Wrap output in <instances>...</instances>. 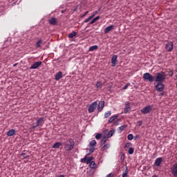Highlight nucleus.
Listing matches in <instances>:
<instances>
[{
	"mask_svg": "<svg viewBox=\"0 0 177 177\" xmlns=\"http://www.w3.org/2000/svg\"><path fill=\"white\" fill-rule=\"evenodd\" d=\"M63 145H64L66 151H71V150L74 149V146H75V142L73 138H69L66 142L63 143Z\"/></svg>",
	"mask_w": 177,
	"mask_h": 177,
	"instance_id": "f257e3e1",
	"label": "nucleus"
},
{
	"mask_svg": "<svg viewBox=\"0 0 177 177\" xmlns=\"http://www.w3.org/2000/svg\"><path fill=\"white\" fill-rule=\"evenodd\" d=\"M156 79L155 81L156 82H164L165 81V79L167 78V75H165V73L164 72H160V73H157L156 74Z\"/></svg>",
	"mask_w": 177,
	"mask_h": 177,
	"instance_id": "f03ea898",
	"label": "nucleus"
},
{
	"mask_svg": "<svg viewBox=\"0 0 177 177\" xmlns=\"http://www.w3.org/2000/svg\"><path fill=\"white\" fill-rule=\"evenodd\" d=\"M144 81H149V82H154V77L149 73H145L143 75Z\"/></svg>",
	"mask_w": 177,
	"mask_h": 177,
	"instance_id": "7ed1b4c3",
	"label": "nucleus"
},
{
	"mask_svg": "<svg viewBox=\"0 0 177 177\" xmlns=\"http://www.w3.org/2000/svg\"><path fill=\"white\" fill-rule=\"evenodd\" d=\"M142 114H149L151 111H153V106L148 105L140 110Z\"/></svg>",
	"mask_w": 177,
	"mask_h": 177,
	"instance_id": "20e7f679",
	"label": "nucleus"
},
{
	"mask_svg": "<svg viewBox=\"0 0 177 177\" xmlns=\"http://www.w3.org/2000/svg\"><path fill=\"white\" fill-rule=\"evenodd\" d=\"M155 88L158 92H162L165 88V85H164V84L162 82H158L155 86Z\"/></svg>",
	"mask_w": 177,
	"mask_h": 177,
	"instance_id": "39448f33",
	"label": "nucleus"
},
{
	"mask_svg": "<svg viewBox=\"0 0 177 177\" xmlns=\"http://www.w3.org/2000/svg\"><path fill=\"white\" fill-rule=\"evenodd\" d=\"M165 49L167 52H172L174 50V42L169 41L165 44Z\"/></svg>",
	"mask_w": 177,
	"mask_h": 177,
	"instance_id": "423d86ee",
	"label": "nucleus"
},
{
	"mask_svg": "<svg viewBox=\"0 0 177 177\" xmlns=\"http://www.w3.org/2000/svg\"><path fill=\"white\" fill-rule=\"evenodd\" d=\"M171 175L174 177H177V162H175L171 167Z\"/></svg>",
	"mask_w": 177,
	"mask_h": 177,
	"instance_id": "0eeeda50",
	"label": "nucleus"
},
{
	"mask_svg": "<svg viewBox=\"0 0 177 177\" xmlns=\"http://www.w3.org/2000/svg\"><path fill=\"white\" fill-rule=\"evenodd\" d=\"M41 65H42V62H41V61L35 62L31 65L30 69L35 70V69L38 68V67H40V66H41Z\"/></svg>",
	"mask_w": 177,
	"mask_h": 177,
	"instance_id": "6e6552de",
	"label": "nucleus"
},
{
	"mask_svg": "<svg viewBox=\"0 0 177 177\" xmlns=\"http://www.w3.org/2000/svg\"><path fill=\"white\" fill-rule=\"evenodd\" d=\"M96 107H97V102H93L88 108V113H93V111H95V110L96 109Z\"/></svg>",
	"mask_w": 177,
	"mask_h": 177,
	"instance_id": "1a4fd4ad",
	"label": "nucleus"
},
{
	"mask_svg": "<svg viewBox=\"0 0 177 177\" xmlns=\"http://www.w3.org/2000/svg\"><path fill=\"white\" fill-rule=\"evenodd\" d=\"M36 123L37 127H43L44 124H45V118H39V119H37Z\"/></svg>",
	"mask_w": 177,
	"mask_h": 177,
	"instance_id": "9d476101",
	"label": "nucleus"
},
{
	"mask_svg": "<svg viewBox=\"0 0 177 177\" xmlns=\"http://www.w3.org/2000/svg\"><path fill=\"white\" fill-rule=\"evenodd\" d=\"M129 111H131V105L129 104V102H126L124 113V114H127Z\"/></svg>",
	"mask_w": 177,
	"mask_h": 177,
	"instance_id": "9b49d317",
	"label": "nucleus"
},
{
	"mask_svg": "<svg viewBox=\"0 0 177 177\" xmlns=\"http://www.w3.org/2000/svg\"><path fill=\"white\" fill-rule=\"evenodd\" d=\"M103 109H104V101H100L97 105V111L100 113Z\"/></svg>",
	"mask_w": 177,
	"mask_h": 177,
	"instance_id": "f8f14e48",
	"label": "nucleus"
},
{
	"mask_svg": "<svg viewBox=\"0 0 177 177\" xmlns=\"http://www.w3.org/2000/svg\"><path fill=\"white\" fill-rule=\"evenodd\" d=\"M113 30H114V25H111L109 26H107L104 29V34H109L110 32V31H113Z\"/></svg>",
	"mask_w": 177,
	"mask_h": 177,
	"instance_id": "ddd939ff",
	"label": "nucleus"
},
{
	"mask_svg": "<svg viewBox=\"0 0 177 177\" xmlns=\"http://www.w3.org/2000/svg\"><path fill=\"white\" fill-rule=\"evenodd\" d=\"M48 23H49V24H50L51 26H56V24H57V20L56 18H55V17H51V18L48 20Z\"/></svg>",
	"mask_w": 177,
	"mask_h": 177,
	"instance_id": "4468645a",
	"label": "nucleus"
},
{
	"mask_svg": "<svg viewBox=\"0 0 177 177\" xmlns=\"http://www.w3.org/2000/svg\"><path fill=\"white\" fill-rule=\"evenodd\" d=\"M162 163V158H156L154 162L156 167H160V165H161Z\"/></svg>",
	"mask_w": 177,
	"mask_h": 177,
	"instance_id": "2eb2a0df",
	"label": "nucleus"
},
{
	"mask_svg": "<svg viewBox=\"0 0 177 177\" xmlns=\"http://www.w3.org/2000/svg\"><path fill=\"white\" fill-rule=\"evenodd\" d=\"M62 78H63V73L59 71L55 75V81H59Z\"/></svg>",
	"mask_w": 177,
	"mask_h": 177,
	"instance_id": "dca6fc26",
	"label": "nucleus"
},
{
	"mask_svg": "<svg viewBox=\"0 0 177 177\" xmlns=\"http://www.w3.org/2000/svg\"><path fill=\"white\" fill-rule=\"evenodd\" d=\"M117 55H113L111 58L112 67H115L117 65Z\"/></svg>",
	"mask_w": 177,
	"mask_h": 177,
	"instance_id": "f3484780",
	"label": "nucleus"
},
{
	"mask_svg": "<svg viewBox=\"0 0 177 177\" xmlns=\"http://www.w3.org/2000/svg\"><path fill=\"white\" fill-rule=\"evenodd\" d=\"M114 133H115V130H111L108 133H104V136H106V138H107V139H109V138H111V136H113V135H114Z\"/></svg>",
	"mask_w": 177,
	"mask_h": 177,
	"instance_id": "a211bd4d",
	"label": "nucleus"
},
{
	"mask_svg": "<svg viewBox=\"0 0 177 177\" xmlns=\"http://www.w3.org/2000/svg\"><path fill=\"white\" fill-rule=\"evenodd\" d=\"M16 135V130L12 129L7 132V136H15Z\"/></svg>",
	"mask_w": 177,
	"mask_h": 177,
	"instance_id": "6ab92c4d",
	"label": "nucleus"
},
{
	"mask_svg": "<svg viewBox=\"0 0 177 177\" xmlns=\"http://www.w3.org/2000/svg\"><path fill=\"white\" fill-rule=\"evenodd\" d=\"M60 146H63V143L60 142H55L52 147L53 149H59Z\"/></svg>",
	"mask_w": 177,
	"mask_h": 177,
	"instance_id": "aec40b11",
	"label": "nucleus"
},
{
	"mask_svg": "<svg viewBox=\"0 0 177 177\" xmlns=\"http://www.w3.org/2000/svg\"><path fill=\"white\" fill-rule=\"evenodd\" d=\"M106 142H107V137H106L104 135L101 140L100 145L101 147H103L104 145H106Z\"/></svg>",
	"mask_w": 177,
	"mask_h": 177,
	"instance_id": "412c9836",
	"label": "nucleus"
},
{
	"mask_svg": "<svg viewBox=\"0 0 177 177\" xmlns=\"http://www.w3.org/2000/svg\"><path fill=\"white\" fill-rule=\"evenodd\" d=\"M127 127L128 126L127 124H124L118 127V133H121V132H122V131H124L125 128H127Z\"/></svg>",
	"mask_w": 177,
	"mask_h": 177,
	"instance_id": "4be33fe9",
	"label": "nucleus"
},
{
	"mask_svg": "<svg viewBox=\"0 0 177 177\" xmlns=\"http://www.w3.org/2000/svg\"><path fill=\"white\" fill-rule=\"evenodd\" d=\"M101 147V150L104 151V150H108V149H110V144L104 145Z\"/></svg>",
	"mask_w": 177,
	"mask_h": 177,
	"instance_id": "5701e85b",
	"label": "nucleus"
},
{
	"mask_svg": "<svg viewBox=\"0 0 177 177\" xmlns=\"http://www.w3.org/2000/svg\"><path fill=\"white\" fill-rule=\"evenodd\" d=\"M97 49H99V46H97V45L91 46L88 49V50L90 52H93V50H97Z\"/></svg>",
	"mask_w": 177,
	"mask_h": 177,
	"instance_id": "b1692460",
	"label": "nucleus"
},
{
	"mask_svg": "<svg viewBox=\"0 0 177 177\" xmlns=\"http://www.w3.org/2000/svg\"><path fill=\"white\" fill-rule=\"evenodd\" d=\"M96 140H92L90 142H89V147H95V146H96Z\"/></svg>",
	"mask_w": 177,
	"mask_h": 177,
	"instance_id": "393cba45",
	"label": "nucleus"
},
{
	"mask_svg": "<svg viewBox=\"0 0 177 177\" xmlns=\"http://www.w3.org/2000/svg\"><path fill=\"white\" fill-rule=\"evenodd\" d=\"M95 86L97 88V89H102L103 84L100 82H97Z\"/></svg>",
	"mask_w": 177,
	"mask_h": 177,
	"instance_id": "a878e982",
	"label": "nucleus"
},
{
	"mask_svg": "<svg viewBox=\"0 0 177 177\" xmlns=\"http://www.w3.org/2000/svg\"><path fill=\"white\" fill-rule=\"evenodd\" d=\"M74 37H77V32L75 31H73L68 35V38H73Z\"/></svg>",
	"mask_w": 177,
	"mask_h": 177,
	"instance_id": "bb28decb",
	"label": "nucleus"
},
{
	"mask_svg": "<svg viewBox=\"0 0 177 177\" xmlns=\"http://www.w3.org/2000/svg\"><path fill=\"white\" fill-rule=\"evenodd\" d=\"M100 19V16L96 17L95 18H94L91 20V21L90 22V24H93V23H95V21H97V20H99Z\"/></svg>",
	"mask_w": 177,
	"mask_h": 177,
	"instance_id": "cd10ccee",
	"label": "nucleus"
},
{
	"mask_svg": "<svg viewBox=\"0 0 177 177\" xmlns=\"http://www.w3.org/2000/svg\"><path fill=\"white\" fill-rule=\"evenodd\" d=\"M118 116V115H114L113 117H111L109 120V122L111 124V122H114V120H115V118H117Z\"/></svg>",
	"mask_w": 177,
	"mask_h": 177,
	"instance_id": "c85d7f7f",
	"label": "nucleus"
},
{
	"mask_svg": "<svg viewBox=\"0 0 177 177\" xmlns=\"http://www.w3.org/2000/svg\"><path fill=\"white\" fill-rule=\"evenodd\" d=\"M111 115V111H109L104 113L105 118H109Z\"/></svg>",
	"mask_w": 177,
	"mask_h": 177,
	"instance_id": "c756f323",
	"label": "nucleus"
},
{
	"mask_svg": "<svg viewBox=\"0 0 177 177\" xmlns=\"http://www.w3.org/2000/svg\"><path fill=\"white\" fill-rule=\"evenodd\" d=\"M87 160H88V155H86L84 158L81 159V162H84L85 164H86Z\"/></svg>",
	"mask_w": 177,
	"mask_h": 177,
	"instance_id": "7c9ffc66",
	"label": "nucleus"
},
{
	"mask_svg": "<svg viewBox=\"0 0 177 177\" xmlns=\"http://www.w3.org/2000/svg\"><path fill=\"white\" fill-rule=\"evenodd\" d=\"M41 45H42V40H39L36 43V48H41Z\"/></svg>",
	"mask_w": 177,
	"mask_h": 177,
	"instance_id": "2f4dec72",
	"label": "nucleus"
},
{
	"mask_svg": "<svg viewBox=\"0 0 177 177\" xmlns=\"http://www.w3.org/2000/svg\"><path fill=\"white\" fill-rule=\"evenodd\" d=\"M96 165V163L95 162V161H92L89 166H90V168H91V169H93V168H95V166Z\"/></svg>",
	"mask_w": 177,
	"mask_h": 177,
	"instance_id": "473e14b6",
	"label": "nucleus"
},
{
	"mask_svg": "<svg viewBox=\"0 0 177 177\" xmlns=\"http://www.w3.org/2000/svg\"><path fill=\"white\" fill-rule=\"evenodd\" d=\"M135 151V149H133V147H130L129 149V154H133V152Z\"/></svg>",
	"mask_w": 177,
	"mask_h": 177,
	"instance_id": "72a5a7b5",
	"label": "nucleus"
},
{
	"mask_svg": "<svg viewBox=\"0 0 177 177\" xmlns=\"http://www.w3.org/2000/svg\"><path fill=\"white\" fill-rule=\"evenodd\" d=\"M131 146H132V143L127 142L124 145V149H129V147H131Z\"/></svg>",
	"mask_w": 177,
	"mask_h": 177,
	"instance_id": "f704fd0d",
	"label": "nucleus"
},
{
	"mask_svg": "<svg viewBox=\"0 0 177 177\" xmlns=\"http://www.w3.org/2000/svg\"><path fill=\"white\" fill-rule=\"evenodd\" d=\"M93 160V156H91V157L87 158L86 164L91 163Z\"/></svg>",
	"mask_w": 177,
	"mask_h": 177,
	"instance_id": "c9c22d12",
	"label": "nucleus"
},
{
	"mask_svg": "<svg viewBox=\"0 0 177 177\" xmlns=\"http://www.w3.org/2000/svg\"><path fill=\"white\" fill-rule=\"evenodd\" d=\"M101 9L99 8L97 10L93 12V15H91L93 17V18L94 17V16H96V15H97V13H99V12H100Z\"/></svg>",
	"mask_w": 177,
	"mask_h": 177,
	"instance_id": "e433bc0d",
	"label": "nucleus"
},
{
	"mask_svg": "<svg viewBox=\"0 0 177 177\" xmlns=\"http://www.w3.org/2000/svg\"><path fill=\"white\" fill-rule=\"evenodd\" d=\"M38 126H37V122L32 124V127H30V129H35Z\"/></svg>",
	"mask_w": 177,
	"mask_h": 177,
	"instance_id": "4c0bfd02",
	"label": "nucleus"
},
{
	"mask_svg": "<svg viewBox=\"0 0 177 177\" xmlns=\"http://www.w3.org/2000/svg\"><path fill=\"white\" fill-rule=\"evenodd\" d=\"M129 140H132L133 139V134H129L127 136Z\"/></svg>",
	"mask_w": 177,
	"mask_h": 177,
	"instance_id": "58836bf2",
	"label": "nucleus"
},
{
	"mask_svg": "<svg viewBox=\"0 0 177 177\" xmlns=\"http://www.w3.org/2000/svg\"><path fill=\"white\" fill-rule=\"evenodd\" d=\"M92 19H93V16L88 17V18L84 21V23H88L90 20H92Z\"/></svg>",
	"mask_w": 177,
	"mask_h": 177,
	"instance_id": "ea45409f",
	"label": "nucleus"
},
{
	"mask_svg": "<svg viewBox=\"0 0 177 177\" xmlns=\"http://www.w3.org/2000/svg\"><path fill=\"white\" fill-rule=\"evenodd\" d=\"M102 138V133H97L95 136V139L99 140Z\"/></svg>",
	"mask_w": 177,
	"mask_h": 177,
	"instance_id": "a19ab883",
	"label": "nucleus"
},
{
	"mask_svg": "<svg viewBox=\"0 0 177 177\" xmlns=\"http://www.w3.org/2000/svg\"><path fill=\"white\" fill-rule=\"evenodd\" d=\"M95 151V147H90L89 148V153H93Z\"/></svg>",
	"mask_w": 177,
	"mask_h": 177,
	"instance_id": "79ce46f5",
	"label": "nucleus"
},
{
	"mask_svg": "<svg viewBox=\"0 0 177 177\" xmlns=\"http://www.w3.org/2000/svg\"><path fill=\"white\" fill-rule=\"evenodd\" d=\"M122 177H128V171H127V169L125 171L124 173L122 174Z\"/></svg>",
	"mask_w": 177,
	"mask_h": 177,
	"instance_id": "37998d69",
	"label": "nucleus"
},
{
	"mask_svg": "<svg viewBox=\"0 0 177 177\" xmlns=\"http://www.w3.org/2000/svg\"><path fill=\"white\" fill-rule=\"evenodd\" d=\"M21 156H22L24 158H28V156H27L26 153H22Z\"/></svg>",
	"mask_w": 177,
	"mask_h": 177,
	"instance_id": "c03bdc74",
	"label": "nucleus"
},
{
	"mask_svg": "<svg viewBox=\"0 0 177 177\" xmlns=\"http://www.w3.org/2000/svg\"><path fill=\"white\" fill-rule=\"evenodd\" d=\"M129 85H131V84L128 83L126 85L124 86L123 89H128V86H129Z\"/></svg>",
	"mask_w": 177,
	"mask_h": 177,
	"instance_id": "a18cd8bd",
	"label": "nucleus"
},
{
	"mask_svg": "<svg viewBox=\"0 0 177 177\" xmlns=\"http://www.w3.org/2000/svg\"><path fill=\"white\" fill-rule=\"evenodd\" d=\"M169 77H172L174 75V71H170V73L169 74Z\"/></svg>",
	"mask_w": 177,
	"mask_h": 177,
	"instance_id": "49530a36",
	"label": "nucleus"
},
{
	"mask_svg": "<svg viewBox=\"0 0 177 177\" xmlns=\"http://www.w3.org/2000/svg\"><path fill=\"white\" fill-rule=\"evenodd\" d=\"M88 13H89V11H86L85 12V14L83 15V17H85V16H86V15H88Z\"/></svg>",
	"mask_w": 177,
	"mask_h": 177,
	"instance_id": "de8ad7c7",
	"label": "nucleus"
},
{
	"mask_svg": "<svg viewBox=\"0 0 177 177\" xmlns=\"http://www.w3.org/2000/svg\"><path fill=\"white\" fill-rule=\"evenodd\" d=\"M106 177H113V174H109L106 176Z\"/></svg>",
	"mask_w": 177,
	"mask_h": 177,
	"instance_id": "09e8293b",
	"label": "nucleus"
},
{
	"mask_svg": "<svg viewBox=\"0 0 177 177\" xmlns=\"http://www.w3.org/2000/svg\"><path fill=\"white\" fill-rule=\"evenodd\" d=\"M138 124H139V126L140 127V125H142V121H139Z\"/></svg>",
	"mask_w": 177,
	"mask_h": 177,
	"instance_id": "8fccbe9b",
	"label": "nucleus"
},
{
	"mask_svg": "<svg viewBox=\"0 0 177 177\" xmlns=\"http://www.w3.org/2000/svg\"><path fill=\"white\" fill-rule=\"evenodd\" d=\"M58 177H64V175L61 174Z\"/></svg>",
	"mask_w": 177,
	"mask_h": 177,
	"instance_id": "3c124183",
	"label": "nucleus"
},
{
	"mask_svg": "<svg viewBox=\"0 0 177 177\" xmlns=\"http://www.w3.org/2000/svg\"><path fill=\"white\" fill-rule=\"evenodd\" d=\"M16 66H17V64H15L13 65L14 67H16Z\"/></svg>",
	"mask_w": 177,
	"mask_h": 177,
	"instance_id": "603ef678",
	"label": "nucleus"
},
{
	"mask_svg": "<svg viewBox=\"0 0 177 177\" xmlns=\"http://www.w3.org/2000/svg\"><path fill=\"white\" fill-rule=\"evenodd\" d=\"M115 124L118 125L117 122H115Z\"/></svg>",
	"mask_w": 177,
	"mask_h": 177,
	"instance_id": "864d4df0",
	"label": "nucleus"
}]
</instances>
